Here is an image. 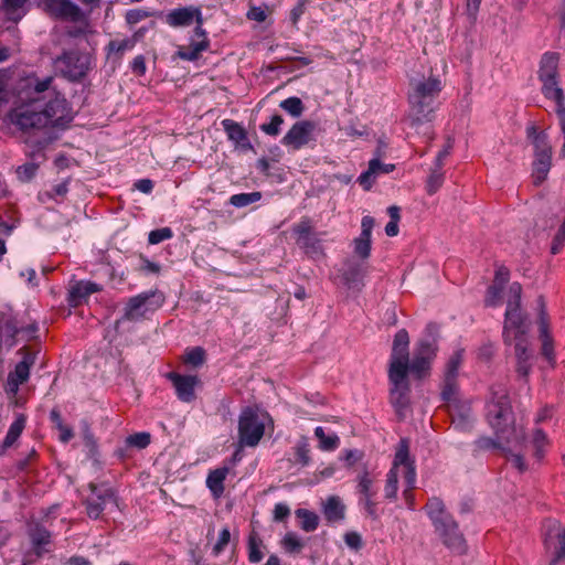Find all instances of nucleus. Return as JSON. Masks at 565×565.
Segmentation results:
<instances>
[{
    "mask_svg": "<svg viewBox=\"0 0 565 565\" xmlns=\"http://www.w3.org/2000/svg\"><path fill=\"white\" fill-rule=\"evenodd\" d=\"M54 76L40 78L31 73L20 79L18 93L8 121L23 134H33L46 127L65 129L74 119L65 96L52 88Z\"/></svg>",
    "mask_w": 565,
    "mask_h": 565,
    "instance_id": "f257e3e1",
    "label": "nucleus"
},
{
    "mask_svg": "<svg viewBox=\"0 0 565 565\" xmlns=\"http://www.w3.org/2000/svg\"><path fill=\"white\" fill-rule=\"evenodd\" d=\"M408 347L409 337L407 331L405 329L398 330L393 340L388 365L390 398L398 415H402L409 404Z\"/></svg>",
    "mask_w": 565,
    "mask_h": 565,
    "instance_id": "f03ea898",
    "label": "nucleus"
},
{
    "mask_svg": "<svg viewBox=\"0 0 565 565\" xmlns=\"http://www.w3.org/2000/svg\"><path fill=\"white\" fill-rule=\"evenodd\" d=\"M427 514L434 525L435 533L443 544L454 554L462 555L467 552V542L460 532L458 523L445 510L438 498H431L426 504Z\"/></svg>",
    "mask_w": 565,
    "mask_h": 565,
    "instance_id": "7ed1b4c3",
    "label": "nucleus"
},
{
    "mask_svg": "<svg viewBox=\"0 0 565 565\" xmlns=\"http://www.w3.org/2000/svg\"><path fill=\"white\" fill-rule=\"evenodd\" d=\"M521 294L522 286L519 282L510 285L503 326V338L504 342L508 344H515L520 341L527 343L524 337L527 333L530 326L526 320V316L520 308Z\"/></svg>",
    "mask_w": 565,
    "mask_h": 565,
    "instance_id": "20e7f679",
    "label": "nucleus"
},
{
    "mask_svg": "<svg viewBox=\"0 0 565 565\" xmlns=\"http://www.w3.org/2000/svg\"><path fill=\"white\" fill-rule=\"evenodd\" d=\"M93 57L78 49H64L53 58L55 72L70 83H81L92 70Z\"/></svg>",
    "mask_w": 565,
    "mask_h": 565,
    "instance_id": "39448f33",
    "label": "nucleus"
},
{
    "mask_svg": "<svg viewBox=\"0 0 565 565\" xmlns=\"http://www.w3.org/2000/svg\"><path fill=\"white\" fill-rule=\"evenodd\" d=\"M399 475L404 477L405 482L409 489L415 487L416 469L414 460L409 458V446L406 439H401L395 452L393 466L386 476V484L384 489L385 498H396L397 481Z\"/></svg>",
    "mask_w": 565,
    "mask_h": 565,
    "instance_id": "423d86ee",
    "label": "nucleus"
},
{
    "mask_svg": "<svg viewBox=\"0 0 565 565\" xmlns=\"http://www.w3.org/2000/svg\"><path fill=\"white\" fill-rule=\"evenodd\" d=\"M559 54L545 52L540 61L537 76L542 83V94L545 98L552 99L556 105L565 103L564 92L559 85L558 74Z\"/></svg>",
    "mask_w": 565,
    "mask_h": 565,
    "instance_id": "0eeeda50",
    "label": "nucleus"
},
{
    "mask_svg": "<svg viewBox=\"0 0 565 565\" xmlns=\"http://www.w3.org/2000/svg\"><path fill=\"white\" fill-rule=\"evenodd\" d=\"M270 422L267 413L246 407L238 418V441L241 446L255 447L265 434L266 424Z\"/></svg>",
    "mask_w": 565,
    "mask_h": 565,
    "instance_id": "6e6552de",
    "label": "nucleus"
},
{
    "mask_svg": "<svg viewBox=\"0 0 565 565\" xmlns=\"http://www.w3.org/2000/svg\"><path fill=\"white\" fill-rule=\"evenodd\" d=\"M487 417L499 438L505 434L512 424V409L509 396L503 388L492 393V399L487 405Z\"/></svg>",
    "mask_w": 565,
    "mask_h": 565,
    "instance_id": "1a4fd4ad",
    "label": "nucleus"
},
{
    "mask_svg": "<svg viewBox=\"0 0 565 565\" xmlns=\"http://www.w3.org/2000/svg\"><path fill=\"white\" fill-rule=\"evenodd\" d=\"M164 302V296L158 290L141 292L129 298L125 307L124 319L139 321L147 313L158 310Z\"/></svg>",
    "mask_w": 565,
    "mask_h": 565,
    "instance_id": "9d476101",
    "label": "nucleus"
},
{
    "mask_svg": "<svg viewBox=\"0 0 565 565\" xmlns=\"http://www.w3.org/2000/svg\"><path fill=\"white\" fill-rule=\"evenodd\" d=\"M26 145L30 147V150L25 151V156L29 161L15 169L17 179L22 183L31 182L38 174L41 164L46 161L44 150L49 145V140L39 139L32 142H26Z\"/></svg>",
    "mask_w": 565,
    "mask_h": 565,
    "instance_id": "9b49d317",
    "label": "nucleus"
},
{
    "mask_svg": "<svg viewBox=\"0 0 565 565\" xmlns=\"http://www.w3.org/2000/svg\"><path fill=\"white\" fill-rule=\"evenodd\" d=\"M39 6L55 21L77 23L85 20L83 10L72 0H41Z\"/></svg>",
    "mask_w": 565,
    "mask_h": 565,
    "instance_id": "f8f14e48",
    "label": "nucleus"
},
{
    "mask_svg": "<svg viewBox=\"0 0 565 565\" xmlns=\"http://www.w3.org/2000/svg\"><path fill=\"white\" fill-rule=\"evenodd\" d=\"M411 111L406 118L409 127L418 131L424 124H429L435 117L436 98L423 95H408Z\"/></svg>",
    "mask_w": 565,
    "mask_h": 565,
    "instance_id": "ddd939ff",
    "label": "nucleus"
},
{
    "mask_svg": "<svg viewBox=\"0 0 565 565\" xmlns=\"http://www.w3.org/2000/svg\"><path fill=\"white\" fill-rule=\"evenodd\" d=\"M297 235L296 243L311 258H321L324 256L321 239L313 230L311 221L307 217L294 227Z\"/></svg>",
    "mask_w": 565,
    "mask_h": 565,
    "instance_id": "4468645a",
    "label": "nucleus"
},
{
    "mask_svg": "<svg viewBox=\"0 0 565 565\" xmlns=\"http://www.w3.org/2000/svg\"><path fill=\"white\" fill-rule=\"evenodd\" d=\"M359 504L372 520L379 519L377 502L375 501L376 489L374 480L367 471H364L358 479Z\"/></svg>",
    "mask_w": 565,
    "mask_h": 565,
    "instance_id": "2eb2a0df",
    "label": "nucleus"
},
{
    "mask_svg": "<svg viewBox=\"0 0 565 565\" xmlns=\"http://www.w3.org/2000/svg\"><path fill=\"white\" fill-rule=\"evenodd\" d=\"M546 552L551 556L550 565H558L565 558V527L551 523L544 537Z\"/></svg>",
    "mask_w": 565,
    "mask_h": 565,
    "instance_id": "dca6fc26",
    "label": "nucleus"
},
{
    "mask_svg": "<svg viewBox=\"0 0 565 565\" xmlns=\"http://www.w3.org/2000/svg\"><path fill=\"white\" fill-rule=\"evenodd\" d=\"M92 494L85 501L86 513L90 519H98L108 502L116 501L114 491L108 487L89 483Z\"/></svg>",
    "mask_w": 565,
    "mask_h": 565,
    "instance_id": "f3484780",
    "label": "nucleus"
},
{
    "mask_svg": "<svg viewBox=\"0 0 565 565\" xmlns=\"http://www.w3.org/2000/svg\"><path fill=\"white\" fill-rule=\"evenodd\" d=\"M315 129L316 124L310 120L297 121L284 136L281 143L294 150H299L311 140Z\"/></svg>",
    "mask_w": 565,
    "mask_h": 565,
    "instance_id": "a211bd4d",
    "label": "nucleus"
},
{
    "mask_svg": "<svg viewBox=\"0 0 565 565\" xmlns=\"http://www.w3.org/2000/svg\"><path fill=\"white\" fill-rule=\"evenodd\" d=\"M374 224L375 222L373 217L364 216L361 222V233L356 238L353 239L354 256L361 260H366L371 255V236Z\"/></svg>",
    "mask_w": 565,
    "mask_h": 565,
    "instance_id": "6ab92c4d",
    "label": "nucleus"
},
{
    "mask_svg": "<svg viewBox=\"0 0 565 565\" xmlns=\"http://www.w3.org/2000/svg\"><path fill=\"white\" fill-rule=\"evenodd\" d=\"M168 379L172 382L180 401L191 403L195 399V386L199 384L198 376L170 372Z\"/></svg>",
    "mask_w": 565,
    "mask_h": 565,
    "instance_id": "aec40b11",
    "label": "nucleus"
},
{
    "mask_svg": "<svg viewBox=\"0 0 565 565\" xmlns=\"http://www.w3.org/2000/svg\"><path fill=\"white\" fill-rule=\"evenodd\" d=\"M395 170V164L393 163H383L377 158H372L369 161L367 170L362 172L358 182L364 190H370L372 185L375 183L376 178L381 174H387Z\"/></svg>",
    "mask_w": 565,
    "mask_h": 565,
    "instance_id": "412c9836",
    "label": "nucleus"
},
{
    "mask_svg": "<svg viewBox=\"0 0 565 565\" xmlns=\"http://www.w3.org/2000/svg\"><path fill=\"white\" fill-rule=\"evenodd\" d=\"M34 364V356L30 353L25 354L21 362L15 365L13 372H10L7 381V390L15 394L19 386L28 381L30 369Z\"/></svg>",
    "mask_w": 565,
    "mask_h": 565,
    "instance_id": "4be33fe9",
    "label": "nucleus"
},
{
    "mask_svg": "<svg viewBox=\"0 0 565 565\" xmlns=\"http://www.w3.org/2000/svg\"><path fill=\"white\" fill-rule=\"evenodd\" d=\"M194 20L198 24L203 23L200 9L192 7L174 9L166 17L167 23L171 26H186Z\"/></svg>",
    "mask_w": 565,
    "mask_h": 565,
    "instance_id": "5701e85b",
    "label": "nucleus"
},
{
    "mask_svg": "<svg viewBox=\"0 0 565 565\" xmlns=\"http://www.w3.org/2000/svg\"><path fill=\"white\" fill-rule=\"evenodd\" d=\"M224 131L227 138L235 145L236 148L242 150H252L253 145L250 143L247 131L243 126L232 119H224L222 121Z\"/></svg>",
    "mask_w": 565,
    "mask_h": 565,
    "instance_id": "b1692460",
    "label": "nucleus"
},
{
    "mask_svg": "<svg viewBox=\"0 0 565 565\" xmlns=\"http://www.w3.org/2000/svg\"><path fill=\"white\" fill-rule=\"evenodd\" d=\"M552 156L553 151L534 153V160L532 162L534 184L539 185L546 180L552 168Z\"/></svg>",
    "mask_w": 565,
    "mask_h": 565,
    "instance_id": "393cba45",
    "label": "nucleus"
},
{
    "mask_svg": "<svg viewBox=\"0 0 565 565\" xmlns=\"http://www.w3.org/2000/svg\"><path fill=\"white\" fill-rule=\"evenodd\" d=\"M103 287L89 280L76 281L70 289V303L78 306L89 295L102 291Z\"/></svg>",
    "mask_w": 565,
    "mask_h": 565,
    "instance_id": "a878e982",
    "label": "nucleus"
},
{
    "mask_svg": "<svg viewBox=\"0 0 565 565\" xmlns=\"http://www.w3.org/2000/svg\"><path fill=\"white\" fill-rule=\"evenodd\" d=\"M526 138L531 141L534 153L553 151L548 134L545 130H539L534 124L526 127Z\"/></svg>",
    "mask_w": 565,
    "mask_h": 565,
    "instance_id": "bb28decb",
    "label": "nucleus"
},
{
    "mask_svg": "<svg viewBox=\"0 0 565 565\" xmlns=\"http://www.w3.org/2000/svg\"><path fill=\"white\" fill-rule=\"evenodd\" d=\"M367 270L366 265L364 264V260L362 262H355L353 259H348L344 263L343 267V278L345 282L350 286H356L360 284L365 276Z\"/></svg>",
    "mask_w": 565,
    "mask_h": 565,
    "instance_id": "cd10ccee",
    "label": "nucleus"
},
{
    "mask_svg": "<svg viewBox=\"0 0 565 565\" xmlns=\"http://www.w3.org/2000/svg\"><path fill=\"white\" fill-rule=\"evenodd\" d=\"M323 514L328 522H339L345 516V505L337 495L329 497L323 504Z\"/></svg>",
    "mask_w": 565,
    "mask_h": 565,
    "instance_id": "c85d7f7f",
    "label": "nucleus"
},
{
    "mask_svg": "<svg viewBox=\"0 0 565 565\" xmlns=\"http://www.w3.org/2000/svg\"><path fill=\"white\" fill-rule=\"evenodd\" d=\"M441 89V82L436 77H429L415 83L409 95H423L426 97L437 98Z\"/></svg>",
    "mask_w": 565,
    "mask_h": 565,
    "instance_id": "c756f323",
    "label": "nucleus"
},
{
    "mask_svg": "<svg viewBox=\"0 0 565 565\" xmlns=\"http://www.w3.org/2000/svg\"><path fill=\"white\" fill-rule=\"evenodd\" d=\"M210 47V40L192 41L189 45L180 46L177 56L183 61H196L201 53Z\"/></svg>",
    "mask_w": 565,
    "mask_h": 565,
    "instance_id": "7c9ffc66",
    "label": "nucleus"
},
{
    "mask_svg": "<svg viewBox=\"0 0 565 565\" xmlns=\"http://www.w3.org/2000/svg\"><path fill=\"white\" fill-rule=\"evenodd\" d=\"M28 533L36 554L40 555L42 548L51 542V533L44 526L34 522L29 524Z\"/></svg>",
    "mask_w": 565,
    "mask_h": 565,
    "instance_id": "2f4dec72",
    "label": "nucleus"
},
{
    "mask_svg": "<svg viewBox=\"0 0 565 565\" xmlns=\"http://www.w3.org/2000/svg\"><path fill=\"white\" fill-rule=\"evenodd\" d=\"M230 469L227 467L218 468L211 471L206 478V486L214 495L220 498L224 492V480L228 475Z\"/></svg>",
    "mask_w": 565,
    "mask_h": 565,
    "instance_id": "473e14b6",
    "label": "nucleus"
},
{
    "mask_svg": "<svg viewBox=\"0 0 565 565\" xmlns=\"http://www.w3.org/2000/svg\"><path fill=\"white\" fill-rule=\"evenodd\" d=\"M29 0H2V10L6 18L12 22H19L25 14V4Z\"/></svg>",
    "mask_w": 565,
    "mask_h": 565,
    "instance_id": "72a5a7b5",
    "label": "nucleus"
},
{
    "mask_svg": "<svg viewBox=\"0 0 565 565\" xmlns=\"http://www.w3.org/2000/svg\"><path fill=\"white\" fill-rule=\"evenodd\" d=\"M514 350L518 359L516 372L522 376H527L531 370V365L529 364L531 353L529 351L527 343H523L522 341L516 342L514 344Z\"/></svg>",
    "mask_w": 565,
    "mask_h": 565,
    "instance_id": "f704fd0d",
    "label": "nucleus"
},
{
    "mask_svg": "<svg viewBox=\"0 0 565 565\" xmlns=\"http://www.w3.org/2000/svg\"><path fill=\"white\" fill-rule=\"evenodd\" d=\"M135 46L134 40H130V38L121 41L111 40L106 46L107 57H114L116 61H119L126 51L132 50Z\"/></svg>",
    "mask_w": 565,
    "mask_h": 565,
    "instance_id": "c9c22d12",
    "label": "nucleus"
},
{
    "mask_svg": "<svg viewBox=\"0 0 565 565\" xmlns=\"http://www.w3.org/2000/svg\"><path fill=\"white\" fill-rule=\"evenodd\" d=\"M441 397L448 404V407L456 406L458 403L457 377L444 376Z\"/></svg>",
    "mask_w": 565,
    "mask_h": 565,
    "instance_id": "e433bc0d",
    "label": "nucleus"
},
{
    "mask_svg": "<svg viewBox=\"0 0 565 565\" xmlns=\"http://www.w3.org/2000/svg\"><path fill=\"white\" fill-rule=\"evenodd\" d=\"M532 445L534 447V456L539 460L543 459L546 448L550 445L547 435L540 428L534 429L532 435Z\"/></svg>",
    "mask_w": 565,
    "mask_h": 565,
    "instance_id": "4c0bfd02",
    "label": "nucleus"
},
{
    "mask_svg": "<svg viewBox=\"0 0 565 565\" xmlns=\"http://www.w3.org/2000/svg\"><path fill=\"white\" fill-rule=\"evenodd\" d=\"M297 518L300 520V527L306 532H312L318 527L319 518L315 512L307 509H298Z\"/></svg>",
    "mask_w": 565,
    "mask_h": 565,
    "instance_id": "58836bf2",
    "label": "nucleus"
},
{
    "mask_svg": "<svg viewBox=\"0 0 565 565\" xmlns=\"http://www.w3.org/2000/svg\"><path fill=\"white\" fill-rule=\"evenodd\" d=\"M25 426V418L19 416L9 427V430L3 440V447H11L20 437Z\"/></svg>",
    "mask_w": 565,
    "mask_h": 565,
    "instance_id": "ea45409f",
    "label": "nucleus"
},
{
    "mask_svg": "<svg viewBox=\"0 0 565 565\" xmlns=\"http://www.w3.org/2000/svg\"><path fill=\"white\" fill-rule=\"evenodd\" d=\"M279 107L295 118L300 117L305 110V105H303L302 100L296 96L288 97V98L284 99L279 104Z\"/></svg>",
    "mask_w": 565,
    "mask_h": 565,
    "instance_id": "a19ab883",
    "label": "nucleus"
},
{
    "mask_svg": "<svg viewBox=\"0 0 565 565\" xmlns=\"http://www.w3.org/2000/svg\"><path fill=\"white\" fill-rule=\"evenodd\" d=\"M206 359L205 350L201 347H194L185 351L183 362L193 367L201 366Z\"/></svg>",
    "mask_w": 565,
    "mask_h": 565,
    "instance_id": "79ce46f5",
    "label": "nucleus"
},
{
    "mask_svg": "<svg viewBox=\"0 0 565 565\" xmlns=\"http://www.w3.org/2000/svg\"><path fill=\"white\" fill-rule=\"evenodd\" d=\"M425 359L414 355L412 362L408 361V372H412L417 379L425 377L429 372L431 362Z\"/></svg>",
    "mask_w": 565,
    "mask_h": 565,
    "instance_id": "37998d69",
    "label": "nucleus"
},
{
    "mask_svg": "<svg viewBox=\"0 0 565 565\" xmlns=\"http://www.w3.org/2000/svg\"><path fill=\"white\" fill-rule=\"evenodd\" d=\"M436 341L433 340H420L415 349L414 355L426 358L427 361H433L436 356Z\"/></svg>",
    "mask_w": 565,
    "mask_h": 565,
    "instance_id": "c03bdc74",
    "label": "nucleus"
},
{
    "mask_svg": "<svg viewBox=\"0 0 565 565\" xmlns=\"http://www.w3.org/2000/svg\"><path fill=\"white\" fill-rule=\"evenodd\" d=\"M260 198L262 193L258 191L249 193H238L231 196L230 203L233 206L241 209L259 201Z\"/></svg>",
    "mask_w": 565,
    "mask_h": 565,
    "instance_id": "a18cd8bd",
    "label": "nucleus"
},
{
    "mask_svg": "<svg viewBox=\"0 0 565 565\" xmlns=\"http://www.w3.org/2000/svg\"><path fill=\"white\" fill-rule=\"evenodd\" d=\"M315 435L319 439V447L322 450H334L339 445V437L337 435L327 436L322 427H317L315 429Z\"/></svg>",
    "mask_w": 565,
    "mask_h": 565,
    "instance_id": "49530a36",
    "label": "nucleus"
},
{
    "mask_svg": "<svg viewBox=\"0 0 565 565\" xmlns=\"http://www.w3.org/2000/svg\"><path fill=\"white\" fill-rule=\"evenodd\" d=\"M462 360H463V351L462 350L455 351L447 362L445 376L458 377V371L462 363Z\"/></svg>",
    "mask_w": 565,
    "mask_h": 565,
    "instance_id": "de8ad7c7",
    "label": "nucleus"
},
{
    "mask_svg": "<svg viewBox=\"0 0 565 565\" xmlns=\"http://www.w3.org/2000/svg\"><path fill=\"white\" fill-rule=\"evenodd\" d=\"M296 460L302 466H307L310 462V446L306 437L297 443L295 447Z\"/></svg>",
    "mask_w": 565,
    "mask_h": 565,
    "instance_id": "09e8293b",
    "label": "nucleus"
},
{
    "mask_svg": "<svg viewBox=\"0 0 565 565\" xmlns=\"http://www.w3.org/2000/svg\"><path fill=\"white\" fill-rule=\"evenodd\" d=\"M540 340L542 342L541 355L546 360L551 367H554L556 364V355L553 338H540Z\"/></svg>",
    "mask_w": 565,
    "mask_h": 565,
    "instance_id": "8fccbe9b",
    "label": "nucleus"
},
{
    "mask_svg": "<svg viewBox=\"0 0 565 565\" xmlns=\"http://www.w3.org/2000/svg\"><path fill=\"white\" fill-rule=\"evenodd\" d=\"M284 124L281 115H274L269 122L262 124L259 129L268 136H278L280 134V126Z\"/></svg>",
    "mask_w": 565,
    "mask_h": 565,
    "instance_id": "3c124183",
    "label": "nucleus"
},
{
    "mask_svg": "<svg viewBox=\"0 0 565 565\" xmlns=\"http://www.w3.org/2000/svg\"><path fill=\"white\" fill-rule=\"evenodd\" d=\"M281 544L288 553H299L303 547L302 541L295 533H287L284 536Z\"/></svg>",
    "mask_w": 565,
    "mask_h": 565,
    "instance_id": "603ef678",
    "label": "nucleus"
},
{
    "mask_svg": "<svg viewBox=\"0 0 565 565\" xmlns=\"http://www.w3.org/2000/svg\"><path fill=\"white\" fill-rule=\"evenodd\" d=\"M151 436L149 433H136L126 438V444L130 447L143 449L150 444Z\"/></svg>",
    "mask_w": 565,
    "mask_h": 565,
    "instance_id": "864d4df0",
    "label": "nucleus"
},
{
    "mask_svg": "<svg viewBox=\"0 0 565 565\" xmlns=\"http://www.w3.org/2000/svg\"><path fill=\"white\" fill-rule=\"evenodd\" d=\"M172 235L173 234L170 227H161L149 233L148 242L153 245L159 244L171 238Z\"/></svg>",
    "mask_w": 565,
    "mask_h": 565,
    "instance_id": "5fc2aeb1",
    "label": "nucleus"
},
{
    "mask_svg": "<svg viewBox=\"0 0 565 565\" xmlns=\"http://www.w3.org/2000/svg\"><path fill=\"white\" fill-rule=\"evenodd\" d=\"M539 331H540V338H551L550 333V323H548V316L545 310L544 303L541 305V310L539 313Z\"/></svg>",
    "mask_w": 565,
    "mask_h": 565,
    "instance_id": "6e6d98bb",
    "label": "nucleus"
},
{
    "mask_svg": "<svg viewBox=\"0 0 565 565\" xmlns=\"http://www.w3.org/2000/svg\"><path fill=\"white\" fill-rule=\"evenodd\" d=\"M502 290H503L502 286L497 285V284H492L488 288L487 297H486V300H484L486 305L487 306H491V307H495V306L500 305V299H501Z\"/></svg>",
    "mask_w": 565,
    "mask_h": 565,
    "instance_id": "4d7b16f0",
    "label": "nucleus"
},
{
    "mask_svg": "<svg viewBox=\"0 0 565 565\" xmlns=\"http://www.w3.org/2000/svg\"><path fill=\"white\" fill-rule=\"evenodd\" d=\"M151 15H154V13L146 11V10H141V9H132V10H128L126 12L125 18H126V22L128 24L134 25V24H137L138 22H140L141 20L149 18Z\"/></svg>",
    "mask_w": 565,
    "mask_h": 565,
    "instance_id": "13d9d810",
    "label": "nucleus"
},
{
    "mask_svg": "<svg viewBox=\"0 0 565 565\" xmlns=\"http://www.w3.org/2000/svg\"><path fill=\"white\" fill-rule=\"evenodd\" d=\"M507 460L516 468L520 472H523L526 470V463L524 460V457L520 452H514L511 449H509L505 454Z\"/></svg>",
    "mask_w": 565,
    "mask_h": 565,
    "instance_id": "bf43d9fd",
    "label": "nucleus"
},
{
    "mask_svg": "<svg viewBox=\"0 0 565 565\" xmlns=\"http://www.w3.org/2000/svg\"><path fill=\"white\" fill-rule=\"evenodd\" d=\"M262 558L263 553L260 551V544L255 537L250 536L248 541V559L250 563H258Z\"/></svg>",
    "mask_w": 565,
    "mask_h": 565,
    "instance_id": "052dcab7",
    "label": "nucleus"
},
{
    "mask_svg": "<svg viewBox=\"0 0 565 565\" xmlns=\"http://www.w3.org/2000/svg\"><path fill=\"white\" fill-rule=\"evenodd\" d=\"M230 540H231L230 530L227 527H224L220 532L218 540L215 543V545L213 546L214 555L221 554L224 551V548L227 546V544L230 543Z\"/></svg>",
    "mask_w": 565,
    "mask_h": 565,
    "instance_id": "680f3d73",
    "label": "nucleus"
},
{
    "mask_svg": "<svg viewBox=\"0 0 565 565\" xmlns=\"http://www.w3.org/2000/svg\"><path fill=\"white\" fill-rule=\"evenodd\" d=\"M308 0H298L297 4L290 11V20L292 24H297L301 15L305 13Z\"/></svg>",
    "mask_w": 565,
    "mask_h": 565,
    "instance_id": "e2e57ef3",
    "label": "nucleus"
},
{
    "mask_svg": "<svg viewBox=\"0 0 565 565\" xmlns=\"http://www.w3.org/2000/svg\"><path fill=\"white\" fill-rule=\"evenodd\" d=\"M146 58L143 55H137L131 62V71L138 75L142 76L146 73Z\"/></svg>",
    "mask_w": 565,
    "mask_h": 565,
    "instance_id": "0e129e2a",
    "label": "nucleus"
},
{
    "mask_svg": "<svg viewBox=\"0 0 565 565\" xmlns=\"http://www.w3.org/2000/svg\"><path fill=\"white\" fill-rule=\"evenodd\" d=\"M290 514V509L286 503H277L274 508V520L281 522Z\"/></svg>",
    "mask_w": 565,
    "mask_h": 565,
    "instance_id": "69168bd1",
    "label": "nucleus"
},
{
    "mask_svg": "<svg viewBox=\"0 0 565 565\" xmlns=\"http://www.w3.org/2000/svg\"><path fill=\"white\" fill-rule=\"evenodd\" d=\"M18 333V329L12 320L8 319L3 323H0V335L13 339Z\"/></svg>",
    "mask_w": 565,
    "mask_h": 565,
    "instance_id": "338daca9",
    "label": "nucleus"
},
{
    "mask_svg": "<svg viewBox=\"0 0 565 565\" xmlns=\"http://www.w3.org/2000/svg\"><path fill=\"white\" fill-rule=\"evenodd\" d=\"M443 183V174L435 171L430 174L427 182V190L429 193L436 192Z\"/></svg>",
    "mask_w": 565,
    "mask_h": 565,
    "instance_id": "774afa93",
    "label": "nucleus"
}]
</instances>
